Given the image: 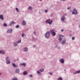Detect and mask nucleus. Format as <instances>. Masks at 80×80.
I'll return each instance as SVG.
<instances>
[{"mask_svg": "<svg viewBox=\"0 0 80 80\" xmlns=\"http://www.w3.org/2000/svg\"><path fill=\"white\" fill-rule=\"evenodd\" d=\"M25 36V34L24 33H23L22 34V37H24Z\"/></svg>", "mask_w": 80, "mask_h": 80, "instance_id": "obj_29", "label": "nucleus"}, {"mask_svg": "<svg viewBox=\"0 0 80 80\" xmlns=\"http://www.w3.org/2000/svg\"><path fill=\"white\" fill-rule=\"evenodd\" d=\"M64 71H66V69H65V70H64Z\"/></svg>", "mask_w": 80, "mask_h": 80, "instance_id": "obj_52", "label": "nucleus"}, {"mask_svg": "<svg viewBox=\"0 0 80 80\" xmlns=\"http://www.w3.org/2000/svg\"><path fill=\"white\" fill-rule=\"evenodd\" d=\"M71 8V7H68L67 8L68 10H70Z\"/></svg>", "mask_w": 80, "mask_h": 80, "instance_id": "obj_35", "label": "nucleus"}, {"mask_svg": "<svg viewBox=\"0 0 80 80\" xmlns=\"http://www.w3.org/2000/svg\"><path fill=\"white\" fill-rule=\"evenodd\" d=\"M62 40V37L59 36V41H61Z\"/></svg>", "mask_w": 80, "mask_h": 80, "instance_id": "obj_26", "label": "nucleus"}, {"mask_svg": "<svg viewBox=\"0 0 80 80\" xmlns=\"http://www.w3.org/2000/svg\"><path fill=\"white\" fill-rule=\"evenodd\" d=\"M17 60L16 59H14V62H16L17 61Z\"/></svg>", "mask_w": 80, "mask_h": 80, "instance_id": "obj_46", "label": "nucleus"}, {"mask_svg": "<svg viewBox=\"0 0 80 80\" xmlns=\"http://www.w3.org/2000/svg\"><path fill=\"white\" fill-rule=\"evenodd\" d=\"M21 42V40L20 39L18 41H17L16 42V43H20Z\"/></svg>", "mask_w": 80, "mask_h": 80, "instance_id": "obj_25", "label": "nucleus"}, {"mask_svg": "<svg viewBox=\"0 0 80 80\" xmlns=\"http://www.w3.org/2000/svg\"><path fill=\"white\" fill-rule=\"evenodd\" d=\"M15 28H19V25H16V26H15Z\"/></svg>", "mask_w": 80, "mask_h": 80, "instance_id": "obj_27", "label": "nucleus"}, {"mask_svg": "<svg viewBox=\"0 0 80 80\" xmlns=\"http://www.w3.org/2000/svg\"><path fill=\"white\" fill-rule=\"evenodd\" d=\"M59 62L62 64H63L64 62V60L63 59L61 58L59 60Z\"/></svg>", "mask_w": 80, "mask_h": 80, "instance_id": "obj_8", "label": "nucleus"}, {"mask_svg": "<svg viewBox=\"0 0 80 80\" xmlns=\"http://www.w3.org/2000/svg\"><path fill=\"white\" fill-rule=\"evenodd\" d=\"M23 75H27L28 72L26 71H24L23 72Z\"/></svg>", "mask_w": 80, "mask_h": 80, "instance_id": "obj_18", "label": "nucleus"}, {"mask_svg": "<svg viewBox=\"0 0 80 80\" xmlns=\"http://www.w3.org/2000/svg\"><path fill=\"white\" fill-rule=\"evenodd\" d=\"M0 19L2 20H4V18L2 15H0Z\"/></svg>", "mask_w": 80, "mask_h": 80, "instance_id": "obj_16", "label": "nucleus"}, {"mask_svg": "<svg viewBox=\"0 0 80 80\" xmlns=\"http://www.w3.org/2000/svg\"><path fill=\"white\" fill-rule=\"evenodd\" d=\"M0 53H2V54H5V52L4 51H2V50H0Z\"/></svg>", "mask_w": 80, "mask_h": 80, "instance_id": "obj_21", "label": "nucleus"}, {"mask_svg": "<svg viewBox=\"0 0 80 80\" xmlns=\"http://www.w3.org/2000/svg\"><path fill=\"white\" fill-rule=\"evenodd\" d=\"M39 1H42V0H39Z\"/></svg>", "mask_w": 80, "mask_h": 80, "instance_id": "obj_51", "label": "nucleus"}, {"mask_svg": "<svg viewBox=\"0 0 80 80\" xmlns=\"http://www.w3.org/2000/svg\"><path fill=\"white\" fill-rule=\"evenodd\" d=\"M53 13H52L50 15L51 17H52V16H53Z\"/></svg>", "mask_w": 80, "mask_h": 80, "instance_id": "obj_44", "label": "nucleus"}, {"mask_svg": "<svg viewBox=\"0 0 80 80\" xmlns=\"http://www.w3.org/2000/svg\"><path fill=\"white\" fill-rule=\"evenodd\" d=\"M69 36L70 37H72V35L71 34H69Z\"/></svg>", "mask_w": 80, "mask_h": 80, "instance_id": "obj_48", "label": "nucleus"}, {"mask_svg": "<svg viewBox=\"0 0 80 80\" xmlns=\"http://www.w3.org/2000/svg\"><path fill=\"white\" fill-rule=\"evenodd\" d=\"M50 31L51 34H52L53 36H55V35H56V33L54 32V30H50Z\"/></svg>", "mask_w": 80, "mask_h": 80, "instance_id": "obj_4", "label": "nucleus"}, {"mask_svg": "<svg viewBox=\"0 0 80 80\" xmlns=\"http://www.w3.org/2000/svg\"><path fill=\"white\" fill-rule=\"evenodd\" d=\"M45 37L48 39L50 37V31H47L44 35Z\"/></svg>", "mask_w": 80, "mask_h": 80, "instance_id": "obj_2", "label": "nucleus"}, {"mask_svg": "<svg viewBox=\"0 0 80 80\" xmlns=\"http://www.w3.org/2000/svg\"><path fill=\"white\" fill-rule=\"evenodd\" d=\"M72 40H74L75 39V38L74 37H72Z\"/></svg>", "mask_w": 80, "mask_h": 80, "instance_id": "obj_38", "label": "nucleus"}, {"mask_svg": "<svg viewBox=\"0 0 80 80\" xmlns=\"http://www.w3.org/2000/svg\"><path fill=\"white\" fill-rule=\"evenodd\" d=\"M58 48V45H55V48Z\"/></svg>", "mask_w": 80, "mask_h": 80, "instance_id": "obj_37", "label": "nucleus"}, {"mask_svg": "<svg viewBox=\"0 0 80 80\" xmlns=\"http://www.w3.org/2000/svg\"><path fill=\"white\" fill-rule=\"evenodd\" d=\"M3 26L4 27H7L8 26L7 24L6 23H4L3 24Z\"/></svg>", "mask_w": 80, "mask_h": 80, "instance_id": "obj_24", "label": "nucleus"}, {"mask_svg": "<svg viewBox=\"0 0 80 80\" xmlns=\"http://www.w3.org/2000/svg\"><path fill=\"white\" fill-rule=\"evenodd\" d=\"M64 15V16H65V15H67V14L65 13V14H64V15Z\"/></svg>", "mask_w": 80, "mask_h": 80, "instance_id": "obj_50", "label": "nucleus"}, {"mask_svg": "<svg viewBox=\"0 0 80 80\" xmlns=\"http://www.w3.org/2000/svg\"><path fill=\"white\" fill-rule=\"evenodd\" d=\"M5 60L7 61L10 60V59L9 58V57H6L5 58Z\"/></svg>", "mask_w": 80, "mask_h": 80, "instance_id": "obj_13", "label": "nucleus"}, {"mask_svg": "<svg viewBox=\"0 0 80 80\" xmlns=\"http://www.w3.org/2000/svg\"><path fill=\"white\" fill-rule=\"evenodd\" d=\"M63 31H64L63 29H62L61 30V32H63Z\"/></svg>", "mask_w": 80, "mask_h": 80, "instance_id": "obj_45", "label": "nucleus"}, {"mask_svg": "<svg viewBox=\"0 0 80 80\" xmlns=\"http://www.w3.org/2000/svg\"><path fill=\"white\" fill-rule=\"evenodd\" d=\"M33 33L34 35H36V32L35 31L33 32Z\"/></svg>", "mask_w": 80, "mask_h": 80, "instance_id": "obj_33", "label": "nucleus"}, {"mask_svg": "<svg viewBox=\"0 0 80 80\" xmlns=\"http://www.w3.org/2000/svg\"><path fill=\"white\" fill-rule=\"evenodd\" d=\"M45 23L46 24H49V25H50L52 23V22H53V21H51V20L50 19H48L45 22Z\"/></svg>", "mask_w": 80, "mask_h": 80, "instance_id": "obj_1", "label": "nucleus"}, {"mask_svg": "<svg viewBox=\"0 0 80 80\" xmlns=\"http://www.w3.org/2000/svg\"><path fill=\"white\" fill-rule=\"evenodd\" d=\"M66 39H65L64 40H63L62 42L61 43V44L62 45H63L64 44H65L66 43Z\"/></svg>", "mask_w": 80, "mask_h": 80, "instance_id": "obj_11", "label": "nucleus"}, {"mask_svg": "<svg viewBox=\"0 0 80 80\" xmlns=\"http://www.w3.org/2000/svg\"><path fill=\"white\" fill-rule=\"evenodd\" d=\"M65 18V16L64 15H63V16L61 18V20H62V21L64 22Z\"/></svg>", "mask_w": 80, "mask_h": 80, "instance_id": "obj_10", "label": "nucleus"}, {"mask_svg": "<svg viewBox=\"0 0 80 80\" xmlns=\"http://www.w3.org/2000/svg\"><path fill=\"white\" fill-rule=\"evenodd\" d=\"M11 63V62L10 60H8V61H6V63L7 65Z\"/></svg>", "mask_w": 80, "mask_h": 80, "instance_id": "obj_14", "label": "nucleus"}, {"mask_svg": "<svg viewBox=\"0 0 80 80\" xmlns=\"http://www.w3.org/2000/svg\"><path fill=\"white\" fill-rule=\"evenodd\" d=\"M22 25L24 26H25L26 25V22L24 20H23L22 22Z\"/></svg>", "mask_w": 80, "mask_h": 80, "instance_id": "obj_20", "label": "nucleus"}, {"mask_svg": "<svg viewBox=\"0 0 80 80\" xmlns=\"http://www.w3.org/2000/svg\"><path fill=\"white\" fill-rule=\"evenodd\" d=\"M29 77H30L31 78H32L33 76L32 74H31L29 76Z\"/></svg>", "mask_w": 80, "mask_h": 80, "instance_id": "obj_30", "label": "nucleus"}, {"mask_svg": "<svg viewBox=\"0 0 80 80\" xmlns=\"http://www.w3.org/2000/svg\"><path fill=\"white\" fill-rule=\"evenodd\" d=\"M39 13H40V12Z\"/></svg>", "mask_w": 80, "mask_h": 80, "instance_id": "obj_55", "label": "nucleus"}, {"mask_svg": "<svg viewBox=\"0 0 80 80\" xmlns=\"http://www.w3.org/2000/svg\"><path fill=\"white\" fill-rule=\"evenodd\" d=\"M21 65H23L24 67H25L26 65V63H21Z\"/></svg>", "mask_w": 80, "mask_h": 80, "instance_id": "obj_22", "label": "nucleus"}, {"mask_svg": "<svg viewBox=\"0 0 80 80\" xmlns=\"http://www.w3.org/2000/svg\"><path fill=\"white\" fill-rule=\"evenodd\" d=\"M20 72V70L19 69H17L15 70V73L17 74H19Z\"/></svg>", "mask_w": 80, "mask_h": 80, "instance_id": "obj_7", "label": "nucleus"}, {"mask_svg": "<svg viewBox=\"0 0 80 80\" xmlns=\"http://www.w3.org/2000/svg\"><path fill=\"white\" fill-rule=\"evenodd\" d=\"M28 9L29 10H30L31 11H32V10H33V8L31 6H29L28 7Z\"/></svg>", "mask_w": 80, "mask_h": 80, "instance_id": "obj_17", "label": "nucleus"}, {"mask_svg": "<svg viewBox=\"0 0 80 80\" xmlns=\"http://www.w3.org/2000/svg\"><path fill=\"white\" fill-rule=\"evenodd\" d=\"M2 74V73L1 72H0V76Z\"/></svg>", "mask_w": 80, "mask_h": 80, "instance_id": "obj_49", "label": "nucleus"}, {"mask_svg": "<svg viewBox=\"0 0 80 80\" xmlns=\"http://www.w3.org/2000/svg\"><path fill=\"white\" fill-rule=\"evenodd\" d=\"M45 13H47L48 12V10H46L45 11Z\"/></svg>", "mask_w": 80, "mask_h": 80, "instance_id": "obj_39", "label": "nucleus"}, {"mask_svg": "<svg viewBox=\"0 0 80 80\" xmlns=\"http://www.w3.org/2000/svg\"><path fill=\"white\" fill-rule=\"evenodd\" d=\"M18 79L17 78H14V79H12V80H18Z\"/></svg>", "mask_w": 80, "mask_h": 80, "instance_id": "obj_32", "label": "nucleus"}, {"mask_svg": "<svg viewBox=\"0 0 80 80\" xmlns=\"http://www.w3.org/2000/svg\"><path fill=\"white\" fill-rule=\"evenodd\" d=\"M16 10L17 11V12H18V13H19V10L18 8H16Z\"/></svg>", "mask_w": 80, "mask_h": 80, "instance_id": "obj_23", "label": "nucleus"}, {"mask_svg": "<svg viewBox=\"0 0 80 80\" xmlns=\"http://www.w3.org/2000/svg\"><path fill=\"white\" fill-rule=\"evenodd\" d=\"M13 45L14 47H17L18 45V44L17 43V42H14L13 43Z\"/></svg>", "mask_w": 80, "mask_h": 80, "instance_id": "obj_15", "label": "nucleus"}, {"mask_svg": "<svg viewBox=\"0 0 80 80\" xmlns=\"http://www.w3.org/2000/svg\"><path fill=\"white\" fill-rule=\"evenodd\" d=\"M17 60L18 61H19V58H17Z\"/></svg>", "mask_w": 80, "mask_h": 80, "instance_id": "obj_47", "label": "nucleus"}, {"mask_svg": "<svg viewBox=\"0 0 80 80\" xmlns=\"http://www.w3.org/2000/svg\"><path fill=\"white\" fill-rule=\"evenodd\" d=\"M15 24H16L15 22L14 21H12L10 22L9 26H12V25H13Z\"/></svg>", "mask_w": 80, "mask_h": 80, "instance_id": "obj_9", "label": "nucleus"}, {"mask_svg": "<svg viewBox=\"0 0 80 80\" xmlns=\"http://www.w3.org/2000/svg\"><path fill=\"white\" fill-rule=\"evenodd\" d=\"M61 1H62V2H66L67 0H61Z\"/></svg>", "mask_w": 80, "mask_h": 80, "instance_id": "obj_43", "label": "nucleus"}, {"mask_svg": "<svg viewBox=\"0 0 80 80\" xmlns=\"http://www.w3.org/2000/svg\"><path fill=\"white\" fill-rule=\"evenodd\" d=\"M1 1V0H0V1Z\"/></svg>", "mask_w": 80, "mask_h": 80, "instance_id": "obj_54", "label": "nucleus"}, {"mask_svg": "<svg viewBox=\"0 0 80 80\" xmlns=\"http://www.w3.org/2000/svg\"><path fill=\"white\" fill-rule=\"evenodd\" d=\"M77 13V11L76 9H74L72 12V15H76Z\"/></svg>", "mask_w": 80, "mask_h": 80, "instance_id": "obj_6", "label": "nucleus"}, {"mask_svg": "<svg viewBox=\"0 0 80 80\" xmlns=\"http://www.w3.org/2000/svg\"><path fill=\"white\" fill-rule=\"evenodd\" d=\"M43 71H44V69H40L39 70V71L38 70L37 71V73L38 74H39V76H40L42 75V73H41V72H43Z\"/></svg>", "mask_w": 80, "mask_h": 80, "instance_id": "obj_3", "label": "nucleus"}, {"mask_svg": "<svg viewBox=\"0 0 80 80\" xmlns=\"http://www.w3.org/2000/svg\"><path fill=\"white\" fill-rule=\"evenodd\" d=\"M36 45H33V47L34 48H36Z\"/></svg>", "mask_w": 80, "mask_h": 80, "instance_id": "obj_42", "label": "nucleus"}, {"mask_svg": "<svg viewBox=\"0 0 80 80\" xmlns=\"http://www.w3.org/2000/svg\"><path fill=\"white\" fill-rule=\"evenodd\" d=\"M77 73H78V72H77V71H76L75 72L73 73V74H77Z\"/></svg>", "mask_w": 80, "mask_h": 80, "instance_id": "obj_34", "label": "nucleus"}, {"mask_svg": "<svg viewBox=\"0 0 80 80\" xmlns=\"http://www.w3.org/2000/svg\"><path fill=\"white\" fill-rule=\"evenodd\" d=\"M79 28H80V25H79Z\"/></svg>", "mask_w": 80, "mask_h": 80, "instance_id": "obj_53", "label": "nucleus"}, {"mask_svg": "<svg viewBox=\"0 0 80 80\" xmlns=\"http://www.w3.org/2000/svg\"><path fill=\"white\" fill-rule=\"evenodd\" d=\"M59 37H61L62 38V37H64V36L63 35H61Z\"/></svg>", "mask_w": 80, "mask_h": 80, "instance_id": "obj_36", "label": "nucleus"}, {"mask_svg": "<svg viewBox=\"0 0 80 80\" xmlns=\"http://www.w3.org/2000/svg\"><path fill=\"white\" fill-rule=\"evenodd\" d=\"M24 51L25 52H27L28 50V48L27 47H25L23 49Z\"/></svg>", "mask_w": 80, "mask_h": 80, "instance_id": "obj_12", "label": "nucleus"}, {"mask_svg": "<svg viewBox=\"0 0 80 80\" xmlns=\"http://www.w3.org/2000/svg\"><path fill=\"white\" fill-rule=\"evenodd\" d=\"M57 80H62V78L60 77L58 78Z\"/></svg>", "mask_w": 80, "mask_h": 80, "instance_id": "obj_28", "label": "nucleus"}, {"mask_svg": "<svg viewBox=\"0 0 80 80\" xmlns=\"http://www.w3.org/2000/svg\"><path fill=\"white\" fill-rule=\"evenodd\" d=\"M78 73H80V70H78V71H77Z\"/></svg>", "mask_w": 80, "mask_h": 80, "instance_id": "obj_40", "label": "nucleus"}, {"mask_svg": "<svg viewBox=\"0 0 80 80\" xmlns=\"http://www.w3.org/2000/svg\"><path fill=\"white\" fill-rule=\"evenodd\" d=\"M58 49H59V50H60V49H61L60 47H58Z\"/></svg>", "mask_w": 80, "mask_h": 80, "instance_id": "obj_41", "label": "nucleus"}, {"mask_svg": "<svg viewBox=\"0 0 80 80\" xmlns=\"http://www.w3.org/2000/svg\"><path fill=\"white\" fill-rule=\"evenodd\" d=\"M49 74L51 75H53V72H49Z\"/></svg>", "mask_w": 80, "mask_h": 80, "instance_id": "obj_31", "label": "nucleus"}, {"mask_svg": "<svg viewBox=\"0 0 80 80\" xmlns=\"http://www.w3.org/2000/svg\"><path fill=\"white\" fill-rule=\"evenodd\" d=\"M12 66L13 67H14V68L17 67V66L14 63H12Z\"/></svg>", "mask_w": 80, "mask_h": 80, "instance_id": "obj_19", "label": "nucleus"}, {"mask_svg": "<svg viewBox=\"0 0 80 80\" xmlns=\"http://www.w3.org/2000/svg\"><path fill=\"white\" fill-rule=\"evenodd\" d=\"M12 31L13 30L12 29H8L7 30V33L8 34L12 33Z\"/></svg>", "mask_w": 80, "mask_h": 80, "instance_id": "obj_5", "label": "nucleus"}]
</instances>
